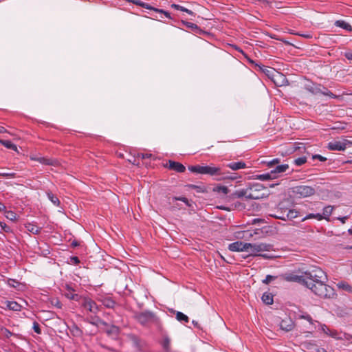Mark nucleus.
<instances>
[{
	"label": "nucleus",
	"instance_id": "f257e3e1",
	"mask_svg": "<svg viewBox=\"0 0 352 352\" xmlns=\"http://www.w3.org/2000/svg\"><path fill=\"white\" fill-rule=\"evenodd\" d=\"M327 276L324 272L320 269H316L309 272L305 285L310 289L316 295L320 297L328 296L327 285L324 284Z\"/></svg>",
	"mask_w": 352,
	"mask_h": 352
},
{
	"label": "nucleus",
	"instance_id": "f03ea898",
	"mask_svg": "<svg viewBox=\"0 0 352 352\" xmlns=\"http://www.w3.org/2000/svg\"><path fill=\"white\" fill-rule=\"evenodd\" d=\"M298 213L292 208V204L289 200H283L278 203L275 208V213L271 215L276 219L286 221L296 218Z\"/></svg>",
	"mask_w": 352,
	"mask_h": 352
},
{
	"label": "nucleus",
	"instance_id": "7ed1b4c3",
	"mask_svg": "<svg viewBox=\"0 0 352 352\" xmlns=\"http://www.w3.org/2000/svg\"><path fill=\"white\" fill-rule=\"evenodd\" d=\"M249 243L250 245H247V252L250 256H258L261 252H270L273 248V245L270 243Z\"/></svg>",
	"mask_w": 352,
	"mask_h": 352
},
{
	"label": "nucleus",
	"instance_id": "20e7f679",
	"mask_svg": "<svg viewBox=\"0 0 352 352\" xmlns=\"http://www.w3.org/2000/svg\"><path fill=\"white\" fill-rule=\"evenodd\" d=\"M248 188L249 199H259L265 197L263 191L265 187L260 183H250Z\"/></svg>",
	"mask_w": 352,
	"mask_h": 352
},
{
	"label": "nucleus",
	"instance_id": "39448f33",
	"mask_svg": "<svg viewBox=\"0 0 352 352\" xmlns=\"http://www.w3.org/2000/svg\"><path fill=\"white\" fill-rule=\"evenodd\" d=\"M135 319L142 325H147L156 321L155 315L149 311L140 312L135 314Z\"/></svg>",
	"mask_w": 352,
	"mask_h": 352
},
{
	"label": "nucleus",
	"instance_id": "423d86ee",
	"mask_svg": "<svg viewBox=\"0 0 352 352\" xmlns=\"http://www.w3.org/2000/svg\"><path fill=\"white\" fill-rule=\"evenodd\" d=\"M293 192L298 198H304L314 194L315 190L309 186H298L293 188Z\"/></svg>",
	"mask_w": 352,
	"mask_h": 352
},
{
	"label": "nucleus",
	"instance_id": "0eeeda50",
	"mask_svg": "<svg viewBox=\"0 0 352 352\" xmlns=\"http://www.w3.org/2000/svg\"><path fill=\"white\" fill-rule=\"evenodd\" d=\"M304 88L314 94L321 93L324 95H329V91L327 88L322 87L320 85L315 84L310 80L305 81Z\"/></svg>",
	"mask_w": 352,
	"mask_h": 352
},
{
	"label": "nucleus",
	"instance_id": "6e6552de",
	"mask_svg": "<svg viewBox=\"0 0 352 352\" xmlns=\"http://www.w3.org/2000/svg\"><path fill=\"white\" fill-rule=\"evenodd\" d=\"M309 274V272H305L302 275H297V274H292V273L286 274L284 275V278L287 281L296 282V283H300L303 285H305V283H307V280Z\"/></svg>",
	"mask_w": 352,
	"mask_h": 352
},
{
	"label": "nucleus",
	"instance_id": "1a4fd4ad",
	"mask_svg": "<svg viewBox=\"0 0 352 352\" xmlns=\"http://www.w3.org/2000/svg\"><path fill=\"white\" fill-rule=\"evenodd\" d=\"M330 206H327L324 208L322 214L320 213H310L307 214L302 219V221L306 219L315 218L318 220L325 219L327 221H330V212H329V208Z\"/></svg>",
	"mask_w": 352,
	"mask_h": 352
},
{
	"label": "nucleus",
	"instance_id": "9d476101",
	"mask_svg": "<svg viewBox=\"0 0 352 352\" xmlns=\"http://www.w3.org/2000/svg\"><path fill=\"white\" fill-rule=\"evenodd\" d=\"M82 307L93 314H97L99 309L96 302L89 298H84Z\"/></svg>",
	"mask_w": 352,
	"mask_h": 352
},
{
	"label": "nucleus",
	"instance_id": "9b49d317",
	"mask_svg": "<svg viewBox=\"0 0 352 352\" xmlns=\"http://www.w3.org/2000/svg\"><path fill=\"white\" fill-rule=\"evenodd\" d=\"M289 170V166L287 164L276 165L272 169L270 170L274 179H277L282 176V175Z\"/></svg>",
	"mask_w": 352,
	"mask_h": 352
},
{
	"label": "nucleus",
	"instance_id": "f8f14e48",
	"mask_svg": "<svg viewBox=\"0 0 352 352\" xmlns=\"http://www.w3.org/2000/svg\"><path fill=\"white\" fill-rule=\"evenodd\" d=\"M337 28H342L347 32H352V26L344 20H336L331 26V33H338Z\"/></svg>",
	"mask_w": 352,
	"mask_h": 352
},
{
	"label": "nucleus",
	"instance_id": "ddd939ff",
	"mask_svg": "<svg viewBox=\"0 0 352 352\" xmlns=\"http://www.w3.org/2000/svg\"><path fill=\"white\" fill-rule=\"evenodd\" d=\"M76 289L74 288L72 285L66 284L65 286V296L72 300L79 301L81 298V296L78 294L75 293Z\"/></svg>",
	"mask_w": 352,
	"mask_h": 352
},
{
	"label": "nucleus",
	"instance_id": "4468645a",
	"mask_svg": "<svg viewBox=\"0 0 352 352\" xmlns=\"http://www.w3.org/2000/svg\"><path fill=\"white\" fill-rule=\"evenodd\" d=\"M247 245H250V243L237 241L229 244L228 250L232 252H247Z\"/></svg>",
	"mask_w": 352,
	"mask_h": 352
},
{
	"label": "nucleus",
	"instance_id": "2eb2a0df",
	"mask_svg": "<svg viewBox=\"0 0 352 352\" xmlns=\"http://www.w3.org/2000/svg\"><path fill=\"white\" fill-rule=\"evenodd\" d=\"M200 174L211 176L219 175L221 174V168L210 166H201Z\"/></svg>",
	"mask_w": 352,
	"mask_h": 352
},
{
	"label": "nucleus",
	"instance_id": "dca6fc26",
	"mask_svg": "<svg viewBox=\"0 0 352 352\" xmlns=\"http://www.w3.org/2000/svg\"><path fill=\"white\" fill-rule=\"evenodd\" d=\"M273 80L276 85L278 87L287 85L289 83L286 76L279 72H276L273 75Z\"/></svg>",
	"mask_w": 352,
	"mask_h": 352
},
{
	"label": "nucleus",
	"instance_id": "f3484780",
	"mask_svg": "<svg viewBox=\"0 0 352 352\" xmlns=\"http://www.w3.org/2000/svg\"><path fill=\"white\" fill-rule=\"evenodd\" d=\"M348 148L347 140H336L331 142V151H344Z\"/></svg>",
	"mask_w": 352,
	"mask_h": 352
},
{
	"label": "nucleus",
	"instance_id": "a211bd4d",
	"mask_svg": "<svg viewBox=\"0 0 352 352\" xmlns=\"http://www.w3.org/2000/svg\"><path fill=\"white\" fill-rule=\"evenodd\" d=\"M168 168L171 170H174L177 173H184L186 170L185 166L179 162L169 160Z\"/></svg>",
	"mask_w": 352,
	"mask_h": 352
},
{
	"label": "nucleus",
	"instance_id": "6ab92c4d",
	"mask_svg": "<svg viewBox=\"0 0 352 352\" xmlns=\"http://www.w3.org/2000/svg\"><path fill=\"white\" fill-rule=\"evenodd\" d=\"M248 186L245 188L237 190L234 191L231 197L232 198H243L245 197L246 199H249V195H248Z\"/></svg>",
	"mask_w": 352,
	"mask_h": 352
},
{
	"label": "nucleus",
	"instance_id": "aec40b11",
	"mask_svg": "<svg viewBox=\"0 0 352 352\" xmlns=\"http://www.w3.org/2000/svg\"><path fill=\"white\" fill-rule=\"evenodd\" d=\"M4 304L6 305V309L14 311H20L22 308V306L16 301L6 300L5 301Z\"/></svg>",
	"mask_w": 352,
	"mask_h": 352
},
{
	"label": "nucleus",
	"instance_id": "412c9836",
	"mask_svg": "<svg viewBox=\"0 0 352 352\" xmlns=\"http://www.w3.org/2000/svg\"><path fill=\"white\" fill-rule=\"evenodd\" d=\"M89 322L97 327L107 326V323L98 316H91L89 320Z\"/></svg>",
	"mask_w": 352,
	"mask_h": 352
},
{
	"label": "nucleus",
	"instance_id": "4be33fe9",
	"mask_svg": "<svg viewBox=\"0 0 352 352\" xmlns=\"http://www.w3.org/2000/svg\"><path fill=\"white\" fill-rule=\"evenodd\" d=\"M331 338L337 339V340H349L351 338L350 335L344 333H338L337 331L331 329Z\"/></svg>",
	"mask_w": 352,
	"mask_h": 352
},
{
	"label": "nucleus",
	"instance_id": "5701e85b",
	"mask_svg": "<svg viewBox=\"0 0 352 352\" xmlns=\"http://www.w3.org/2000/svg\"><path fill=\"white\" fill-rule=\"evenodd\" d=\"M227 166L232 169V170H237L239 169L245 168L246 164L242 161L236 162H230L229 163Z\"/></svg>",
	"mask_w": 352,
	"mask_h": 352
},
{
	"label": "nucleus",
	"instance_id": "b1692460",
	"mask_svg": "<svg viewBox=\"0 0 352 352\" xmlns=\"http://www.w3.org/2000/svg\"><path fill=\"white\" fill-rule=\"evenodd\" d=\"M254 179H258L260 181H270V180L275 179L272 175V174H271L270 171L265 173H263V174L256 175L254 176Z\"/></svg>",
	"mask_w": 352,
	"mask_h": 352
},
{
	"label": "nucleus",
	"instance_id": "393cba45",
	"mask_svg": "<svg viewBox=\"0 0 352 352\" xmlns=\"http://www.w3.org/2000/svg\"><path fill=\"white\" fill-rule=\"evenodd\" d=\"M280 327L285 331H289L293 329L294 324L291 320H283L280 324Z\"/></svg>",
	"mask_w": 352,
	"mask_h": 352
},
{
	"label": "nucleus",
	"instance_id": "a878e982",
	"mask_svg": "<svg viewBox=\"0 0 352 352\" xmlns=\"http://www.w3.org/2000/svg\"><path fill=\"white\" fill-rule=\"evenodd\" d=\"M25 227L28 232L34 234H38L41 230V228L31 223L25 224Z\"/></svg>",
	"mask_w": 352,
	"mask_h": 352
},
{
	"label": "nucleus",
	"instance_id": "bb28decb",
	"mask_svg": "<svg viewBox=\"0 0 352 352\" xmlns=\"http://www.w3.org/2000/svg\"><path fill=\"white\" fill-rule=\"evenodd\" d=\"M338 289L345 291L349 293H352V286L348 284L346 282L340 281L336 284Z\"/></svg>",
	"mask_w": 352,
	"mask_h": 352
},
{
	"label": "nucleus",
	"instance_id": "cd10ccee",
	"mask_svg": "<svg viewBox=\"0 0 352 352\" xmlns=\"http://www.w3.org/2000/svg\"><path fill=\"white\" fill-rule=\"evenodd\" d=\"M351 214V212L349 209H346L344 212L342 214V215H338L337 217H335L334 219H331V223L335 220H340L342 223H345L346 221L349 219Z\"/></svg>",
	"mask_w": 352,
	"mask_h": 352
},
{
	"label": "nucleus",
	"instance_id": "c85d7f7f",
	"mask_svg": "<svg viewBox=\"0 0 352 352\" xmlns=\"http://www.w3.org/2000/svg\"><path fill=\"white\" fill-rule=\"evenodd\" d=\"M106 327L105 331L109 336H117L119 332V329L115 325L104 326Z\"/></svg>",
	"mask_w": 352,
	"mask_h": 352
},
{
	"label": "nucleus",
	"instance_id": "c756f323",
	"mask_svg": "<svg viewBox=\"0 0 352 352\" xmlns=\"http://www.w3.org/2000/svg\"><path fill=\"white\" fill-rule=\"evenodd\" d=\"M261 300L266 305H272L274 302L273 295L271 293L265 292L261 297Z\"/></svg>",
	"mask_w": 352,
	"mask_h": 352
},
{
	"label": "nucleus",
	"instance_id": "7c9ffc66",
	"mask_svg": "<svg viewBox=\"0 0 352 352\" xmlns=\"http://www.w3.org/2000/svg\"><path fill=\"white\" fill-rule=\"evenodd\" d=\"M47 197L48 199L56 206H58L60 204L58 198L51 192H47Z\"/></svg>",
	"mask_w": 352,
	"mask_h": 352
},
{
	"label": "nucleus",
	"instance_id": "2f4dec72",
	"mask_svg": "<svg viewBox=\"0 0 352 352\" xmlns=\"http://www.w3.org/2000/svg\"><path fill=\"white\" fill-rule=\"evenodd\" d=\"M280 159L278 158H274L269 161H262L261 163L266 164V166L269 168L272 169L276 165L280 163Z\"/></svg>",
	"mask_w": 352,
	"mask_h": 352
},
{
	"label": "nucleus",
	"instance_id": "473e14b6",
	"mask_svg": "<svg viewBox=\"0 0 352 352\" xmlns=\"http://www.w3.org/2000/svg\"><path fill=\"white\" fill-rule=\"evenodd\" d=\"M69 331L71 333L76 337H80L82 334V332L80 330V329L75 324H74L71 327H69Z\"/></svg>",
	"mask_w": 352,
	"mask_h": 352
},
{
	"label": "nucleus",
	"instance_id": "72a5a7b5",
	"mask_svg": "<svg viewBox=\"0 0 352 352\" xmlns=\"http://www.w3.org/2000/svg\"><path fill=\"white\" fill-rule=\"evenodd\" d=\"M171 7L175 10L185 12L191 16H195V13L192 10H188V9L186 8L185 7L182 6L180 5L173 3L171 5Z\"/></svg>",
	"mask_w": 352,
	"mask_h": 352
},
{
	"label": "nucleus",
	"instance_id": "f704fd0d",
	"mask_svg": "<svg viewBox=\"0 0 352 352\" xmlns=\"http://www.w3.org/2000/svg\"><path fill=\"white\" fill-rule=\"evenodd\" d=\"M129 2H131L137 6H141L148 10H152V9H154V7L151 6V5L146 3L142 1L141 0H129Z\"/></svg>",
	"mask_w": 352,
	"mask_h": 352
},
{
	"label": "nucleus",
	"instance_id": "c9c22d12",
	"mask_svg": "<svg viewBox=\"0 0 352 352\" xmlns=\"http://www.w3.org/2000/svg\"><path fill=\"white\" fill-rule=\"evenodd\" d=\"M176 314V318L180 322L187 323L189 321L188 317L180 311H175Z\"/></svg>",
	"mask_w": 352,
	"mask_h": 352
},
{
	"label": "nucleus",
	"instance_id": "e433bc0d",
	"mask_svg": "<svg viewBox=\"0 0 352 352\" xmlns=\"http://www.w3.org/2000/svg\"><path fill=\"white\" fill-rule=\"evenodd\" d=\"M38 162L45 165H56V161L52 159L46 158L44 157H39Z\"/></svg>",
	"mask_w": 352,
	"mask_h": 352
},
{
	"label": "nucleus",
	"instance_id": "4c0bfd02",
	"mask_svg": "<svg viewBox=\"0 0 352 352\" xmlns=\"http://www.w3.org/2000/svg\"><path fill=\"white\" fill-rule=\"evenodd\" d=\"M0 143L7 148H10L14 151H16L17 149L16 146L10 140H0Z\"/></svg>",
	"mask_w": 352,
	"mask_h": 352
},
{
	"label": "nucleus",
	"instance_id": "58836bf2",
	"mask_svg": "<svg viewBox=\"0 0 352 352\" xmlns=\"http://www.w3.org/2000/svg\"><path fill=\"white\" fill-rule=\"evenodd\" d=\"M346 124L340 122H332L331 121V130H340L345 128Z\"/></svg>",
	"mask_w": 352,
	"mask_h": 352
},
{
	"label": "nucleus",
	"instance_id": "ea45409f",
	"mask_svg": "<svg viewBox=\"0 0 352 352\" xmlns=\"http://www.w3.org/2000/svg\"><path fill=\"white\" fill-rule=\"evenodd\" d=\"M102 303L104 306H105L107 308H113V307L116 305L115 301L109 297L105 298L103 300Z\"/></svg>",
	"mask_w": 352,
	"mask_h": 352
},
{
	"label": "nucleus",
	"instance_id": "a19ab883",
	"mask_svg": "<svg viewBox=\"0 0 352 352\" xmlns=\"http://www.w3.org/2000/svg\"><path fill=\"white\" fill-rule=\"evenodd\" d=\"M6 283L8 286H10V287H13V288H19V286L21 285V283L15 280V279H12V278H8L6 280Z\"/></svg>",
	"mask_w": 352,
	"mask_h": 352
},
{
	"label": "nucleus",
	"instance_id": "79ce46f5",
	"mask_svg": "<svg viewBox=\"0 0 352 352\" xmlns=\"http://www.w3.org/2000/svg\"><path fill=\"white\" fill-rule=\"evenodd\" d=\"M5 212V216L7 219L11 220V221H15L16 219V214L11 211V210H4Z\"/></svg>",
	"mask_w": 352,
	"mask_h": 352
},
{
	"label": "nucleus",
	"instance_id": "37998d69",
	"mask_svg": "<svg viewBox=\"0 0 352 352\" xmlns=\"http://www.w3.org/2000/svg\"><path fill=\"white\" fill-rule=\"evenodd\" d=\"M215 191L219 193H223L227 195L229 192V189L226 186H218L215 188Z\"/></svg>",
	"mask_w": 352,
	"mask_h": 352
},
{
	"label": "nucleus",
	"instance_id": "c03bdc74",
	"mask_svg": "<svg viewBox=\"0 0 352 352\" xmlns=\"http://www.w3.org/2000/svg\"><path fill=\"white\" fill-rule=\"evenodd\" d=\"M182 23L184 25H186L188 28H190L192 30H199V27L195 23L188 22V21H182Z\"/></svg>",
	"mask_w": 352,
	"mask_h": 352
},
{
	"label": "nucleus",
	"instance_id": "a18cd8bd",
	"mask_svg": "<svg viewBox=\"0 0 352 352\" xmlns=\"http://www.w3.org/2000/svg\"><path fill=\"white\" fill-rule=\"evenodd\" d=\"M152 10H153L154 12H157V13L163 14L167 18L171 19L170 13L167 11H165L162 9L156 8H154V9H152Z\"/></svg>",
	"mask_w": 352,
	"mask_h": 352
},
{
	"label": "nucleus",
	"instance_id": "49530a36",
	"mask_svg": "<svg viewBox=\"0 0 352 352\" xmlns=\"http://www.w3.org/2000/svg\"><path fill=\"white\" fill-rule=\"evenodd\" d=\"M307 162V159L305 157H300L296 160H294V164L296 166H301Z\"/></svg>",
	"mask_w": 352,
	"mask_h": 352
},
{
	"label": "nucleus",
	"instance_id": "de8ad7c7",
	"mask_svg": "<svg viewBox=\"0 0 352 352\" xmlns=\"http://www.w3.org/2000/svg\"><path fill=\"white\" fill-rule=\"evenodd\" d=\"M0 228L5 232L9 233L12 232L10 227L7 226L4 222L0 221Z\"/></svg>",
	"mask_w": 352,
	"mask_h": 352
},
{
	"label": "nucleus",
	"instance_id": "09e8293b",
	"mask_svg": "<svg viewBox=\"0 0 352 352\" xmlns=\"http://www.w3.org/2000/svg\"><path fill=\"white\" fill-rule=\"evenodd\" d=\"M170 342V340L169 338L164 337V338L163 340V342H162V346L165 350H166V351L168 350Z\"/></svg>",
	"mask_w": 352,
	"mask_h": 352
},
{
	"label": "nucleus",
	"instance_id": "8fccbe9b",
	"mask_svg": "<svg viewBox=\"0 0 352 352\" xmlns=\"http://www.w3.org/2000/svg\"><path fill=\"white\" fill-rule=\"evenodd\" d=\"M188 170L192 173H196L200 174L201 166H191L188 167Z\"/></svg>",
	"mask_w": 352,
	"mask_h": 352
},
{
	"label": "nucleus",
	"instance_id": "3c124183",
	"mask_svg": "<svg viewBox=\"0 0 352 352\" xmlns=\"http://www.w3.org/2000/svg\"><path fill=\"white\" fill-rule=\"evenodd\" d=\"M276 276H272V275H267L265 278L263 280V283L264 284H269L270 283H271V281L274 280L276 279Z\"/></svg>",
	"mask_w": 352,
	"mask_h": 352
},
{
	"label": "nucleus",
	"instance_id": "603ef678",
	"mask_svg": "<svg viewBox=\"0 0 352 352\" xmlns=\"http://www.w3.org/2000/svg\"><path fill=\"white\" fill-rule=\"evenodd\" d=\"M32 328H33L34 332H36L37 334L41 333V329L40 326L37 322L34 321L33 322Z\"/></svg>",
	"mask_w": 352,
	"mask_h": 352
},
{
	"label": "nucleus",
	"instance_id": "864d4df0",
	"mask_svg": "<svg viewBox=\"0 0 352 352\" xmlns=\"http://www.w3.org/2000/svg\"><path fill=\"white\" fill-rule=\"evenodd\" d=\"M339 36H341V34H338L337 33H331V43H337L338 42V39L340 38Z\"/></svg>",
	"mask_w": 352,
	"mask_h": 352
},
{
	"label": "nucleus",
	"instance_id": "5fc2aeb1",
	"mask_svg": "<svg viewBox=\"0 0 352 352\" xmlns=\"http://www.w3.org/2000/svg\"><path fill=\"white\" fill-rule=\"evenodd\" d=\"M2 332H3V336L6 338H10L12 335L13 333L10 331L8 330V329L5 328L4 329L2 330Z\"/></svg>",
	"mask_w": 352,
	"mask_h": 352
},
{
	"label": "nucleus",
	"instance_id": "6e6d98bb",
	"mask_svg": "<svg viewBox=\"0 0 352 352\" xmlns=\"http://www.w3.org/2000/svg\"><path fill=\"white\" fill-rule=\"evenodd\" d=\"M174 199L175 200L182 201V202H184L188 206H190V204L189 203V200L187 198H186V197H175Z\"/></svg>",
	"mask_w": 352,
	"mask_h": 352
},
{
	"label": "nucleus",
	"instance_id": "4d7b16f0",
	"mask_svg": "<svg viewBox=\"0 0 352 352\" xmlns=\"http://www.w3.org/2000/svg\"><path fill=\"white\" fill-rule=\"evenodd\" d=\"M300 318L307 320L310 323L313 322V320H312L311 317L309 314H302L301 316H300Z\"/></svg>",
	"mask_w": 352,
	"mask_h": 352
},
{
	"label": "nucleus",
	"instance_id": "13d9d810",
	"mask_svg": "<svg viewBox=\"0 0 352 352\" xmlns=\"http://www.w3.org/2000/svg\"><path fill=\"white\" fill-rule=\"evenodd\" d=\"M138 156L143 160V159L151 157L152 154H151V153H138Z\"/></svg>",
	"mask_w": 352,
	"mask_h": 352
},
{
	"label": "nucleus",
	"instance_id": "bf43d9fd",
	"mask_svg": "<svg viewBox=\"0 0 352 352\" xmlns=\"http://www.w3.org/2000/svg\"><path fill=\"white\" fill-rule=\"evenodd\" d=\"M258 256H261L265 259H272L274 258V256L270 254H260Z\"/></svg>",
	"mask_w": 352,
	"mask_h": 352
},
{
	"label": "nucleus",
	"instance_id": "052dcab7",
	"mask_svg": "<svg viewBox=\"0 0 352 352\" xmlns=\"http://www.w3.org/2000/svg\"><path fill=\"white\" fill-rule=\"evenodd\" d=\"M71 261L74 265H78V263H80V260L77 256H72Z\"/></svg>",
	"mask_w": 352,
	"mask_h": 352
},
{
	"label": "nucleus",
	"instance_id": "680f3d73",
	"mask_svg": "<svg viewBox=\"0 0 352 352\" xmlns=\"http://www.w3.org/2000/svg\"><path fill=\"white\" fill-rule=\"evenodd\" d=\"M345 57L349 60H352V52H346L344 54Z\"/></svg>",
	"mask_w": 352,
	"mask_h": 352
},
{
	"label": "nucleus",
	"instance_id": "e2e57ef3",
	"mask_svg": "<svg viewBox=\"0 0 352 352\" xmlns=\"http://www.w3.org/2000/svg\"><path fill=\"white\" fill-rule=\"evenodd\" d=\"M62 303L59 300H56V302L54 304V306L59 309L62 308Z\"/></svg>",
	"mask_w": 352,
	"mask_h": 352
},
{
	"label": "nucleus",
	"instance_id": "0e129e2a",
	"mask_svg": "<svg viewBox=\"0 0 352 352\" xmlns=\"http://www.w3.org/2000/svg\"><path fill=\"white\" fill-rule=\"evenodd\" d=\"M6 207L5 206V205L0 202V212H4V210H6Z\"/></svg>",
	"mask_w": 352,
	"mask_h": 352
},
{
	"label": "nucleus",
	"instance_id": "69168bd1",
	"mask_svg": "<svg viewBox=\"0 0 352 352\" xmlns=\"http://www.w3.org/2000/svg\"><path fill=\"white\" fill-rule=\"evenodd\" d=\"M39 157H38V156H36V155H31L30 156L31 160L36 161V162H38Z\"/></svg>",
	"mask_w": 352,
	"mask_h": 352
},
{
	"label": "nucleus",
	"instance_id": "338daca9",
	"mask_svg": "<svg viewBox=\"0 0 352 352\" xmlns=\"http://www.w3.org/2000/svg\"><path fill=\"white\" fill-rule=\"evenodd\" d=\"M314 157V158H318L320 161H324L325 160L324 157H323L322 156L319 155H316Z\"/></svg>",
	"mask_w": 352,
	"mask_h": 352
},
{
	"label": "nucleus",
	"instance_id": "774afa93",
	"mask_svg": "<svg viewBox=\"0 0 352 352\" xmlns=\"http://www.w3.org/2000/svg\"><path fill=\"white\" fill-rule=\"evenodd\" d=\"M278 184H279L278 183H272V184H270L268 186L270 188H274L275 186H278Z\"/></svg>",
	"mask_w": 352,
	"mask_h": 352
}]
</instances>
